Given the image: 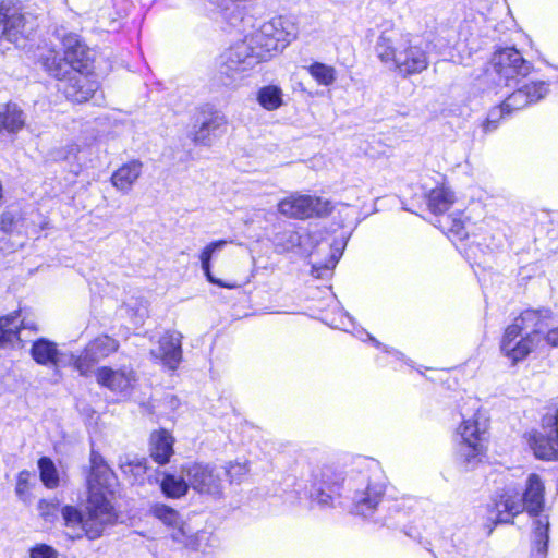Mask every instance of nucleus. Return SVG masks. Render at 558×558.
<instances>
[{
	"mask_svg": "<svg viewBox=\"0 0 558 558\" xmlns=\"http://www.w3.org/2000/svg\"><path fill=\"white\" fill-rule=\"evenodd\" d=\"M61 515L71 539H80L83 536L92 541L97 539L118 520L114 507L102 492L88 494L83 511L66 505L61 508Z\"/></svg>",
	"mask_w": 558,
	"mask_h": 558,
	"instance_id": "f257e3e1",
	"label": "nucleus"
},
{
	"mask_svg": "<svg viewBox=\"0 0 558 558\" xmlns=\"http://www.w3.org/2000/svg\"><path fill=\"white\" fill-rule=\"evenodd\" d=\"M376 52L383 62H392L403 77L422 73L429 64L427 52L418 44L408 38L395 43L386 33L379 36Z\"/></svg>",
	"mask_w": 558,
	"mask_h": 558,
	"instance_id": "f03ea898",
	"label": "nucleus"
},
{
	"mask_svg": "<svg viewBox=\"0 0 558 558\" xmlns=\"http://www.w3.org/2000/svg\"><path fill=\"white\" fill-rule=\"evenodd\" d=\"M58 36L61 37L64 57L53 56L52 58H47L45 66L50 75L61 80L73 71L88 73L93 60L92 52L81 41L78 35L58 33Z\"/></svg>",
	"mask_w": 558,
	"mask_h": 558,
	"instance_id": "7ed1b4c3",
	"label": "nucleus"
},
{
	"mask_svg": "<svg viewBox=\"0 0 558 558\" xmlns=\"http://www.w3.org/2000/svg\"><path fill=\"white\" fill-rule=\"evenodd\" d=\"M262 58L245 41L236 43L219 57L215 78L223 86H232L243 78L245 72L258 64Z\"/></svg>",
	"mask_w": 558,
	"mask_h": 558,
	"instance_id": "20e7f679",
	"label": "nucleus"
},
{
	"mask_svg": "<svg viewBox=\"0 0 558 558\" xmlns=\"http://www.w3.org/2000/svg\"><path fill=\"white\" fill-rule=\"evenodd\" d=\"M348 490L356 514L367 517L373 513L385 493V483L379 470L360 472L348 481Z\"/></svg>",
	"mask_w": 558,
	"mask_h": 558,
	"instance_id": "39448f33",
	"label": "nucleus"
},
{
	"mask_svg": "<svg viewBox=\"0 0 558 558\" xmlns=\"http://www.w3.org/2000/svg\"><path fill=\"white\" fill-rule=\"evenodd\" d=\"M460 441L458 445V459L466 468H474L485 452L486 428L477 420H464L458 428Z\"/></svg>",
	"mask_w": 558,
	"mask_h": 558,
	"instance_id": "423d86ee",
	"label": "nucleus"
},
{
	"mask_svg": "<svg viewBox=\"0 0 558 558\" xmlns=\"http://www.w3.org/2000/svg\"><path fill=\"white\" fill-rule=\"evenodd\" d=\"M35 23L29 14L22 8L10 2L0 3V39L17 44L33 33Z\"/></svg>",
	"mask_w": 558,
	"mask_h": 558,
	"instance_id": "0eeeda50",
	"label": "nucleus"
},
{
	"mask_svg": "<svg viewBox=\"0 0 558 558\" xmlns=\"http://www.w3.org/2000/svg\"><path fill=\"white\" fill-rule=\"evenodd\" d=\"M181 472L191 487L199 494L220 496L222 493V470L216 465L189 462L182 465Z\"/></svg>",
	"mask_w": 558,
	"mask_h": 558,
	"instance_id": "6e6552de",
	"label": "nucleus"
},
{
	"mask_svg": "<svg viewBox=\"0 0 558 558\" xmlns=\"http://www.w3.org/2000/svg\"><path fill=\"white\" fill-rule=\"evenodd\" d=\"M332 207L328 199L322 197L291 194L278 203V211L287 217L305 219L312 216H326Z\"/></svg>",
	"mask_w": 558,
	"mask_h": 558,
	"instance_id": "1a4fd4ad",
	"label": "nucleus"
},
{
	"mask_svg": "<svg viewBox=\"0 0 558 558\" xmlns=\"http://www.w3.org/2000/svg\"><path fill=\"white\" fill-rule=\"evenodd\" d=\"M493 65L499 80H504L506 85L518 76L525 77L532 70V64L515 48H505L496 52Z\"/></svg>",
	"mask_w": 558,
	"mask_h": 558,
	"instance_id": "9d476101",
	"label": "nucleus"
},
{
	"mask_svg": "<svg viewBox=\"0 0 558 558\" xmlns=\"http://www.w3.org/2000/svg\"><path fill=\"white\" fill-rule=\"evenodd\" d=\"M541 339L535 335L526 333L524 337L519 325H509L504 333L501 352L513 363L524 360L538 344Z\"/></svg>",
	"mask_w": 558,
	"mask_h": 558,
	"instance_id": "9b49d317",
	"label": "nucleus"
},
{
	"mask_svg": "<svg viewBox=\"0 0 558 558\" xmlns=\"http://www.w3.org/2000/svg\"><path fill=\"white\" fill-rule=\"evenodd\" d=\"M149 512L165 525L175 530L171 535L173 541L181 543L184 546L198 549V545L195 544L194 537L187 536L184 522L175 509L165 504L156 502L150 506ZM205 534V532L197 534L195 539L203 537Z\"/></svg>",
	"mask_w": 558,
	"mask_h": 558,
	"instance_id": "f8f14e48",
	"label": "nucleus"
},
{
	"mask_svg": "<svg viewBox=\"0 0 558 558\" xmlns=\"http://www.w3.org/2000/svg\"><path fill=\"white\" fill-rule=\"evenodd\" d=\"M86 72L73 71L64 78L59 80L61 83L58 89L61 90L65 97L74 102H85L92 98L98 88L97 82L90 80Z\"/></svg>",
	"mask_w": 558,
	"mask_h": 558,
	"instance_id": "ddd939ff",
	"label": "nucleus"
},
{
	"mask_svg": "<svg viewBox=\"0 0 558 558\" xmlns=\"http://www.w3.org/2000/svg\"><path fill=\"white\" fill-rule=\"evenodd\" d=\"M97 383L112 392L128 393L136 381L132 367L123 366L118 369L102 366L95 372Z\"/></svg>",
	"mask_w": 558,
	"mask_h": 558,
	"instance_id": "4468645a",
	"label": "nucleus"
},
{
	"mask_svg": "<svg viewBox=\"0 0 558 558\" xmlns=\"http://www.w3.org/2000/svg\"><path fill=\"white\" fill-rule=\"evenodd\" d=\"M548 94V84L546 82H531L515 89L505 100L507 113L520 110L526 106L537 102Z\"/></svg>",
	"mask_w": 558,
	"mask_h": 558,
	"instance_id": "2eb2a0df",
	"label": "nucleus"
},
{
	"mask_svg": "<svg viewBox=\"0 0 558 558\" xmlns=\"http://www.w3.org/2000/svg\"><path fill=\"white\" fill-rule=\"evenodd\" d=\"M522 512L519 493L508 489L488 506V520L497 523H512V519Z\"/></svg>",
	"mask_w": 558,
	"mask_h": 558,
	"instance_id": "dca6fc26",
	"label": "nucleus"
},
{
	"mask_svg": "<svg viewBox=\"0 0 558 558\" xmlns=\"http://www.w3.org/2000/svg\"><path fill=\"white\" fill-rule=\"evenodd\" d=\"M89 464V473L86 478L89 494L110 486L114 473L104 457L94 449L90 450Z\"/></svg>",
	"mask_w": 558,
	"mask_h": 558,
	"instance_id": "f3484780",
	"label": "nucleus"
},
{
	"mask_svg": "<svg viewBox=\"0 0 558 558\" xmlns=\"http://www.w3.org/2000/svg\"><path fill=\"white\" fill-rule=\"evenodd\" d=\"M31 355L37 364L54 369L66 364V355L58 349L57 343L46 338H39L33 342Z\"/></svg>",
	"mask_w": 558,
	"mask_h": 558,
	"instance_id": "a211bd4d",
	"label": "nucleus"
},
{
	"mask_svg": "<svg viewBox=\"0 0 558 558\" xmlns=\"http://www.w3.org/2000/svg\"><path fill=\"white\" fill-rule=\"evenodd\" d=\"M181 339L180 332H167L160 338L158 348L151 350V354L170 369H175L182 359Z\"/></svg>",
	"mask_w": 558,
	"mask_h": 558,
	"instance_id": "6ab92c4d",
	"label": "nucleus"
},
{
	"mask_svg": "<svg viewBox=\"0 0 558 558\" xmlns=\"http://www.w3.org/2000/svg\"><path fill=\"white\" fill-rule=\"evenodd\" d=\"M260 37H265V43L260 41L262 46L270 52L282 50L294 38V34L284 31L282 20L276 19L260 27Z\"/></svg>",
	"mask_w": 558,
	"mask_h": 558,
	"instance_id": "aec40b11",
	"label": "nucleus"
},
{
	"mask_svg": "<svg viewBox=\"0 0 558 558\" xmlns=\"http://www.w3.org/2000/svg\"><path fill=\"white\" fill-rule=\"evenodd\" d=\"M544 485L536 474H531L527 478L526 488L522 494V512L526 511L530 515H538L544 509Z\"/></svg>",
	"mask_w": 558,
	"mask_h": 558,
	"instance_id": "412c9836",
	"label": "nucleus"
},
{
	"mask_svg": "<svg viewBox=\"0 0 558 558\" xmlns=\"http://www.w3.org/2000/svg\"><path fill=\"white\" fill-rule=\"evenodd\" d=\"M550 311L543 310H526L514 319L511 325H519L520 331H526L529 335H535L541 339L539 335L548 327L547 319L550 317Z\"/></svg>",
	"mask_w": 558,
	"mask_h": 558,
	"instance_id": "4be33fe9",
	"label": "nucleus"
},
{
	"mask_svg": "<svg viewBox=\"0 0 558 558\" xmlns=\"http://www.w3.org/2000/svg\"><path fill=\"white\" fill-rule=\"evenodd\" d=\"M174 439L166 429L155 430L149 439L150 458L158 464L165 465L173 454Z\"/></svg>",
	"mask_w": 558,
	"mask_h": 558,
	"instance_id": "5701e85b",
	"label": "nucleus"
},
{
	"mask_svg": "<svg viewBox=\"0 0 558 558\" xmlns=\"http://www.w3.org/2000/svg\"><path fill=\"white\" fill-rule=\"evenodd\" d=\"M143 163L138 160H132L122 165L111 175L112 185L122 193H129L141 177Z\"/></svg>",
	"mask_w": 558,
	"mask_h": 558,
	"instance_id": "b1692460",
	"label": "nucleus"
},
{
	"mask_svg": "<svg viewBox=\"0 0 558 558\" xmlns=\"http://www.w3.org/2000/svg\"><path fill=\"white\" fill-rule=\"evenodd\" d=\"M118 466L132 484L143 483L148 470L146 458L131 453L120 456Z\"/></svg>",
	"mask_w": 558,
	"mask_h": 558,
	"instance_id": "393cba45",
	"label": "nucleus"
},
{
	"mask_svg": "<svg viewBox=\"0 0 558 558\" xmlns=\"http://www.w3.org/2000/svg\"><path fill=\"white\" fill-rule=\"evenodd\" d=\"M530 446L538 459L553 460L558 459V436L539 433H533L530 436Z\"/></svg>",
	"mask_w": 558,
	"mask_h": 558,
	"instance_id": "a878e982",
	"label": "nucleus"
},
{
	"mask_svg": "<svg viewBox=\"0 0 558 558\" xmlns=\"http://www.w3.org/2000/svg\"><path fill=\"white\" fill-rule=\"evenodd\" d=\"M25 125V114L16 105L9 102L0 109V131L17 133Z\"/></svg>",
	"mask_w": 558,
	"mask_h": 558,
	"instance_id": "bb28decb",
	"label": "nucleus"
},
{
	"mask_svg": "<svg viewBox=\"0 0 558 558\" xmlns=\"http://www.w3.org/2000/svg\"><path fill=\"white\" fill-rule=\"evenodd\" d=\"M20 314L13 313L8 316L0 317V344L12 342L20 332V329H35V326L25 320L19 319Z\"/></svg>",
	"mask_w": 558,
	"mask_h": 558,
	"instance_id": "cd10ccee",
	"label": "nucleus"
},
{
	"mask_svg": "<svg viewBox=\"0 0 558 558\" xmlns=\"http://www.w3.org/2000/svg\"><path fill=\"white\" fill-rule=\"evenodd\" d=\"M302 243V236L293 226H289L272 236V244L275 252L279 254L289 253L300 247Z\"/></svg>",
	"mask_w": 558,
	"mask_h": 558,
	"instance_id": "c85d7f7f",
	"label": "nucleus"
},
{
	"mask_svg": "<svg viewBox=\"0 0 558 558\" xmlns=\"http://www.w3.org/2000/svg\"><path fill=\"white\" fill-rule=\"evenodd\" d=\"M227 243L228 242L226 240H219V241H214V242L209 243L202 251L199 259H201L202 269L209 282L217 284L219 287H222V288L233 289L236 287V284L226 283L222 280L215 278L210 271V260L213 258V255L216 252L221 251Z\"/></svg>",
	"mask_w": 558,
	"mask_h": 558,
	"instance_id": "c756f323",
	"label": "nucleus"
},
{
	"mask_svg": "<svg viewBox=\"0 0 558 558\" xmlns=\"http://www.w3.org/2000/svg\"><path fill=\"white\" fill-rule=\"evenodd\" d=\"M454 203V194L445 186L430 190L427 195V206L435 215L447 211Z\"/></svg>",
	"mask_w": 558,
	"mask_h": 558,
	"instance_id": "7c9ffc66",
	"label": "nucleus"
},
{
	"mask_svg": "<svg viewBox=\"0 0 558 558\" xmlns=\"http://www.w3.org/2000/svg\"><path fill=\"white\" fill-rule=\"evenodd\" d=\"M118 347L119 344L113 338L101 336L90 341L85 350H87V356H90L94 361H99L116 352Z\"/></svg>",
	"mask_w": 558,
	"mask_h": 558,
	"instance_id": "2f4dec72",
	"label": "nucleus"
},
{
	"mask_svg": "<svg viewBox=\"0 0 558 558\" xmlns=\"http://www.w3.org/2000/svg\"><path fill=\"white\" fill-rule=\"evenodd\" d=\"M189 487H191V485L182 473L181 476L165 474L160 483L161 492L169 498H180L184 496Z\"/></svg>",
	"mask_w": 558,
	"mask_h": 558,
	"instance_id": "473e14b6",
	"label": "nucleus"
},
{
	"mask_svg": "<svg viewBox=\"0 0 558 558\" xmlns=\"http://www.w3.org/2000/svg\"><path fill=\"white\" fill-rule=\"evenodd\" d=\"M549 520L547 517L538 518L534 522L533 546L538 554L545 555L549 541Z\"/></svg>",
	"mask_w": 558,
	"mask_h": 558,
	"instance_id": "72a5a7b5",
	"label": "nucleus"
},
{
	"mask_svg": "<svg viewBox=\"0 0 558 558\" xmlns=\"http://www.w3.org/2000/svg\"><path fill=\"white\" fill-rule=\"evenodd\" d=\"M257 101L266 110H276L282 105V90L275 85L264 86L258 90Z\"/></svg>",
	"mask_w": 558,
	"mask_h": 558,
	"instance_id": "f704fd0d",
	"label": "nucleus"
},
{
	"mask_svg": "<svg viewBox=\"0 0 558 558\" xmlns=\"http://www.w3.org/2000/svg\"><path fill=\"white\" fill-rule=\"evenodd\" d=\"M311 494L312 497L323 507L333 506L335 500L341 496L337 481H333L330 485L328 484L327 488L324 486H314V490Z\"/></svg>",
	"mask_w": 558,
	"mask_h": 558,
	"instance_id": "c9c22d12",
	"label": "nucleus"
},
{
	"mask_svg": "<svg viewBox=\"0 0 558 558\" xmlns=\"http://www.w3.org/2000/svg\"><path fill=\"white\" fill-rule=\"evenodd\" d=\"M308 72L319 85L329 86L336 80L335 69L324 63H313L308 68Z\"/></svg>",
	"mask_w": 558,
	"mask_h": 558,
	"instance_id": "e433bc0d",
	"label": "nucleus"
},
{
	"mask_svg": "<svg viewBox=\"0 0 558 558\" xmlns=\"http://www.w3.org/2000/svg\"><path fill=\"white\" fill-rule=\"evenodd\" d=\"M38 468L40 471V478L45 486L48 488L57 487L59 484V476L51 459L47 457L40 458L38 461Z\"/></svg>",
	"mask_w": 558,
	"mask_h": 558,
	"instance_id": "4c0bfd02",
	"label": "nucleus"
},
{
	"mask_svg": "<svg viewBox=\"0 0 558 558\" xmlns=\"http://www.w3.org/2000/svg\"><path fill=\"white\" fill-rule=\"evenodd\" d=\"M202 122L216 137L219 133L225 131L227 119L222 112L210 109L208 116Z\"/></svg>",
	"mask_w": 558,
	"mask_h": 558,
	"instance_id": "58836bf2",
	"label": "nucleus"
},
{
	"mask_svg": "<svg viewBox=\"0 0 558 558\" xmlns=\"http://www.w3.org/2000/svg\"><path fill=\"white\" fill-rule=\"evenodd\" d=\"M73 362L75 369L82 376H89L93 373V367L98 361H94L90 356H87V350H84L83 354L78 357L73 355L66 356V364Z\"/></svg>",
	"mask_w": 558,
	"mask_h": 558,
	"instance_id": "ea45409f",
	"label": "nucleus"
},
{
	"mask_svg": "<svg viewBox=\"0 0 558 558\" xmlns=\"http://www.w3.org/2000/svg\"><path fill=\"white\" fill-rule=\"evenodd\" d=\"M314 476H315V483H314L315 487L324 486L325 488H327L328 484L330 485V484H332L333 481H337L338 487H339V489H341V484L343 482V478L340 473H337L331 468H328V466L323 468L322 470H319V473L315 474Z\"/></svg>",
	"mask_w": 558,
	"mask_h": 558,
	"instance_id": "a19ab883",
	"label": "nucleus"
},
{
	"mask_svg": "<svg viewBox=\"0 0 558 558\" xmlns=\"http://www.w3.org/2000/svg\"><path fill=\"white\" fill-rule=\"evenodd\" d=\"M220 469L222 470V475L228 476L231 483L241 482L250 470L246 463L240 462H230L228 466Z\"/></svg>",
	"mask_w": 558,
	"mask_h": 558,
	"instance_id": "79ce46f5",
	"label": "nucleus"
},
{
	"mask_svg": "<svg viewBox=\"0 0 558 558\" xmlns=\"http://www.w3.org/2000/svg\"><path fill=\"white\" fill-rule=\"evenodd\" d=\"M507 114H508L507 108L504 105V102L500 106L494 107L493 109H490L488 112L486 122L484 124L485 131L490 132V131L495 130L497 128L499 121Z\"/></svg>",
	"mask_w": 558,
	"mask_h": 558,
	"instance_id": "37998d69",
	"label": "nucleus"
},
{
	"mask_svg": "<svg viewBox=\"0 0 558 558\" xmlns=\"http://www.w3.org/2000/svg\"><path fill=\"white\" fill-rule=\"evenodd\" d=\"M191 140L196 145H210L215 137L202 122L201 125L190 133Z\"/></svg>",
	"mask_w": 558,
	"mask_h": 558,
	"instance_id": "c03bdc74",
	"label": "nucleus"
},
{
	"mask_svg": "<svg viewBox=\"0 0 558 558\" xmlns=\"http://www.w3.org/2000/svg\"><path fill=\"white\" fill-rule=\"evenodd\" d=\"M345 243L347 241L344 239H341L339 241H335V243L331 244L330 258L326 264L322 266L323 268L330 270L336 266V264L338 263L342 255V252L345 247Z\"/></svg>",
	"mask_w": 558,
	"mask_h": 558,
	"instance_id": "a18cd8bd",
	"label": "nucleus"
},
{
	"mask_svg": "<svg viewBox=\"0 0 558 558\" xmlns=\"http://www.w3.org/2000/svg\"><path fill=\"white\" fill-rule=\"evenodd\" d=\"M38 510L46 521H52L57 518L59 512L58 502L56 500H40L38 504Z\"/></svg>",
	"mask_w": 558,
	"mask_h": 558,
	"instance_id": "49530a36",
	"label": "nucleus"
},
{
	"mask_svg": "<svg viewBox=\"0 0 558 558\" xmlns=\"http://www.w3.org/2000/svg\"><path fill=\"white\" fill-rule=\"evenodd\" d=\"M28 476L29 473L27 471L20 472L17 476L15 493L23 501H26L28 495Z\"/></svg>",
	"mask_w": 558,
	"mask_h": 558,
	"instance_id": "de8ad7c7",
	"label": "nucleus"
},
{
	"mask_svg": "<svg viewBox=\"0 0 558 558\" xmlns=\"http://www.w3.org/2000/svg\"><path fill=\"white\" fill-rule=\"evenodd\" d=\"M31 558H58V553L51 546L40 544L31 550Z\"/></svg>",
	"mask_w": 558,
	"mask_h": 558,
	"instance_id": "09e8293b",
	"label": "nucleus"
},
{
	"mask_svg": "<svg viewBox=\"0 0 558 558\" xmlns=\"http://www.w3.org/2000/svg\"><path fill=\"white\" fill-rule=\"evenodd\" d=\"M80 151V147L76 144H70L65 147L61 148L56 153V159L69 160L71 158H75L77 153Z\"/></svg>",
	"mask_w": 558,
	"mask_h": 558,
	"instance_id": "8fccbe9b",
	"label": "nucleus"
},
{
	"mask_svg": "<svg viewBox=\"0 0 558 558\" xmlns=\"http://www.w3.org/2000/svg\"><path fill=\"white\" fill-rule=\"evenodd\" d=\"M543 428H548L546 434L558 437V414L546 415L543 417Z\"/></svg>",
	"mask_w": 558,
	"mask_h": 558,
	"instance_id": "3c124183",
	"label": "nucleus"
},
{
	"mask_svg": "<svg viewBox=\"0 0 558 558\" xmlns=\"http://www.w3.org/2000/svg\"><path fill=\"white\" fill-rule=\"evenodd\" d=\"M13 216L10 213H4L1 216L0 226L4 232H12L13 230Z\"/></svg>",
	"mask_w": 558,
	"mask_h": 558,
	"instance_id": "603ef678",
	"label": "nucleus"
},
{
	"mask_svg": "<svg viewBox=\"0 0 558 558\" xmlns=\"http://www.w3.org/2000/svg\"><path fill=\"white\" fill-rule=\"evenodd\" d=\"M546 342L551 347H558V327L551 328L545 336Z\"/></svg>",
	"mask_w": 558,
	"mask_h": 558,
	"instance_id": "864d4df0",
	"label": "nucleus"
},
{
	"mask_svg": "<svg viewBox=\"0 0 558 558\" xmlns=\"http://www.w3.org/2000/svg\"><path fill=\"white\" fill-rule=\"evenodd\" d=\"M367 336H368L369 340H371V341H372V342H373L377 348H381V347H383V344H381L378 340H376L374 337H372L371 335H367Z\"/></svg>",
	"mask_w": 558,
	"mask_h": 558,
	"instance_id": "5fc2aeb1",
	"label": "nucleus"
},
{
	"mask_svg": "<svg viewBox=\"0 0 558 558\" xmlns=\"http://www.w3.org/2000/svg\"><path fill=\"white\" fill-rule=\"evenodd\" d=\"M453 228H454L453 230H454L457 233H459L460 226H459L458 223H454Z\"/></svg>",
	"mask_w": 558,
	"mask_h": 558,
	"instance_id": "6e6d98bb",
	"label": "nucleus"
},
{
	"mask_svg": "<svg viewBox=\"0 0 558 558\" xmlns=\"http://www.w3.org/2000/svg\"><path fill=\"white\" fill-rule=\"evenodd\" d=\"M396 355H400L401 353L399 351H393Z\"/></svg>",
	"mask_w": 558,
	"mask_h": 558,
	"instance_id": "4d7b16f0",
	"label": "nucleus"
}]
</instances>
